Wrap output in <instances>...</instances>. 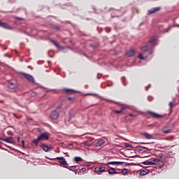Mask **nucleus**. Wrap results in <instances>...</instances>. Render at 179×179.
<instances>
[{
	"mask_svg": "<svg viewBox=\"0 0 179 179\" xmlns=\"http://www.w3.org/2000/svg\"><path fill=\"white\" fill-rule=\"evenodd\" d=\"M157 45V39L152 37L148 45H144L141 48L143 53L139 54L138 57L141 60H144L148 58L149 55L153 53V48Z\"/></svg>",
	"mask_w": 179,
	"mask_h": 179,
	"instance_id": "f257e3e1",
	"label": "nucleus"
},
{
	"mask_svg": "<svg viewBox=\"0 0 179 179\" xmlns=\"http://www.w3.org/2000/svg\"><path fill=\"white\" fill-rule=\"evenodd\" d=\"M20 74L27 79L29 83H34L35 79L34 77H33L31 75L27 73H20Z\"/></svg>",
	"mask_w": 179,
	"mask_h": 179,
	"instance_id": "f03ea898",
	"label": "nucleus"
},
{
	"mask_svg": "<svg viewBox=\"0 0 179 179\" xmlns=\"http://www.w3.org/2000/svg\"><path fill=\"white\" fill-rule=\"evenodd\" d=\"M59 110H53L50 115V118L52 120H57L59 116Z\"/></svg>",
	"mask_w": 179,
	"mask_h": 179,
	"instance_id": "7ed1b4c3",
	"label": "nucleus"
},
{
	"mask_svg": "<svg viewBox=\"0 0 179 179\" xmlns=\"http://www.w3.org/2000/svg\"><path fill=\"white\" fill-rule=\"evenodd\" d=\"M106 167L101 166L99 167H95V169H94V171L96 174L100 175L101 173L106 172Z\"/></svg>",
	"mask_w": 179,
	"mask_h": 179,
	"instance_id": "20e7f679",
	"label": "nucleus"
},
{
	"mask_svg": "<svg viewBox=\"0 0 179 179\" xmlns=\"http://www.w3.org/2000/svg\"><path fill=\"white\" fill-rule=\"evenodd\" d=\"M40 148H42L44 152H50L53 149L52 146H48L46 144H41Z\"/></svg>",
	"mask_w": 179,
	"mask_h": 179,
	"instance_id": "39448f33",
	"label": "nucleus"
},
{
	"mask_svg": "<svg viewBox=\"0 0 179 179\" xmlns=\"http://www.w3.org/2000/svg\"><path fill=\"white\" fill-rule=\"evenodd\" d=\"M38 138L41 141H48L49 139V134L48 132H45L44 134H40Z\"/></svg>",
	"mask_w": 179,
	"mask_h": 179,
	"instance_id": "423d86ee",
	"label": "nucleus"
},
{
	"mask_svg": "<svg viewBox=\"0 0 179 179\" xmlns=\"http://www.w3.org/2000/svg\"><path fill=\"white\" fill-rule=\"evenodd\" d=\"M153 161L155 162V165L159 166V168H162L165 164L164 162L159 158L153 159Z\"/></svg>",
	"mask_w": 179,
	"mask_h": 179,
	"instance_id": "0eeeda50",
	"label": "nucleus"
},
{
	"mask_svg": "<svg viewBox=\"0 0 179 179\" xmlns=\"http://www.w3.org/2000/svg\"><path fill=\"white\" fill-rule=\"evenodd\" d=\"M160 10H161L160 7H155V8H151L150 10H148V15H152L159 11Z\"/></svg>",
	"mask_w": 179,
	"mask_h": 179,
	"instance_id": "6e6552de",
	"label": "nucleus"
},
{
	"mask_svg": "<svg viewBox=\"0 0 179 179\" xmlns=\"http://www.w3.org/2000/svg\"><path fill=\"white\" fill-rule=\"evenodd\" d=\"M8 87L11 90H15L17 88V84L15 83H8Z\"/></svg>",
	"mask_w": 179,
	"mask_h": 179,
	"instance_id": "1a4fd4ad",
	"label": "nucleus"
},
{
	"mask_svg": "<svg viewBox=\"0 0 179 179\" xmlns=\"http://www.w3.org/2000/svg\"><path fill=\"white\" fill-rule=\"evenodd\" d=\"M0 27L6 29H12V27L10 26L2 21H0Z\"/></svg>",
	"mask_w": 179,
	"mask_h": 179,
	"instance_id": "9d476101",
	"label": "nucleus"
},
{
	"mask_svg": "<svg viewBox=\"0 0 179 179\" xmlns=\"http://www.w3.org/2000/svg\"><path fill=\"white\" fill-rule=\"evenodd\" d=\"M124 162H108V165H113V166H122Z\"/></svg>",
	"mask_w": 179,
	"mask_h": 179,
	"instance_id": "9b49d317",
	"label": "nucleus"
},
{
	"mask_svg": "<svg viewBox=\"0 0 179 179\" xmlns=\"http://www.w3.org/2000/svg\"><path fill=\"white\" fill-rule=\"evenodd\" d=\"M148 114H150L151 116L153 117V118H161L162 117V115H159V114H157L154 112H152L150 110H148Z\"/></svg>",
	"mask_w": 179,
	"mask_h": 179,
	"instance_id": "f8f14e48",
	"label": "nucleus"
},
{
	"mask_svg": "<svg viewBox=\"0 0 179 179\" xmlns=\"http://www.w3.org/2000/svg\"><path fill=\"white\" fill-rule=\"evenodd\" d=\"M156 162L155 161H151V160H147L144 162H143V164L146 165V166H155Z\"/></svg>",
	"mask_w": 179,
	"mask_h": 179,
	"instance_id": "ddd939ff",
	"label": "nucleus"
},
{
	"mask_svg": "<svg viewBox=\"0 0 179 179\" xmlns=\"http://www.w3.org/2000/svg\"><path fill=\"white\" fill-rule=\"evenodd\" d=\"M135 55V50L134 49H130L129 50H127L126 53L127 57H133Z\"/></svg>",
	"mask_w": 179,
	"mask_h": 179,
	"instance_id": "4468645a",
	"label": "nucleus"
},
{
	"mask_svg": "<svg viewBox=\"0 0 179 179\" xmlns=\"http://www.w3.org/2000/svg\"><path fill=\"white\" fill-rule=\"evenodd\" d=\"M108 174L110 176H113V175H115V174H119V173L117 171H116L115 169L112 167L108 169Z\"/></svg>",
	"mask_w": 179,
	"mask_h": 179,
	"instance_id": "2eb2a0df",
	"label": "nucleus"
},
{
	"mask_svg": "<svg viewBox=\"0 0 179 179\" xmlns=\"http://www.w3.org/2000/svg\"><path fill=\"white\" fill-rule=\"evenodd\" d=\"M171 131V129L170 127H169V126H165V127H163V129H162V132H163L164 134H169V133H170Z\"/></svg>",
	"mask_w": 179,
	"mask_h": 179,
	"instance_id": "dca6fc26",
	"label": "nucleus"
},
{
	"mask_svg": "<svg viewBox=\"0 0 179 179\" xmlns=\"http://www.w3.org/2000/svg\"><path fill=\"white\" fill-rule=\"evenodd\" d=\"M142 136H144L146 139H153L154 136L152 134H149L148 133H143L141 134Z\"/></svg>",
	"mask_w": 179,
	"mask_h": 179,
	"instance_id": "f3484780",
	"label": "nucleus"
},
{
	"mask_svg": "<svg viewBox=\"0 0 179 179\" xmlns=\"http://www.w3.org/2000/svg\"><path fill=\"white\" fill-rule=\"evenodd\" d=\"M104 144H105V141L101 139V140L98 141L97 143H96V147H100Z\"/></svg>",
	"mask_w": 179,
	"mask_h": 179,
	"instance_id": "a211bd4d",
	"label": "nucleus"
},
{
	"mask_svg": "<svg viewBox=\"0 0 179 179\" xmlns=\"http://www.w3.org/2000/svg\"><path fill=\"white\" fill-rule=\"evenodd\" d=\"M50 42H52L54 45L58 49H63L62 46H60L54 40H50Z\"/></svg>",
	"mask_w": 179,
	"mask_h": 179,
	"instance_id": "6ab92c4d",
	"label": "nucleus"
},
{
	"mask_svg": "<svg viewBox=\"0 0 179 179\" xmlns=\"http://www.w3.org/2000/svg\"><path fill=\"white\" fill-rule=\"evenodd\" d=\"M50 42H52L54 45L58 49H63L62 46H60L54 40H50Z\"/></svg>",
	"mask_w": 179,
	"mask_h": 179,
	"instance_id": "aec40b11",
	"label": "nucleus"
},
{
	"mask_svg": "<svg viewBox=\"0 0 179 179\" xmlns=\"http://www.w3.org/2000/svg\"><path fill=\"white\" fill-rule=\"evenodd\" d=\"M87 95H93V96H97L100 99H101L102 100H105V101H110V102H113V101H110V100H108V99H103L102 96H100L99 94H87Z\"/></svg>",
	"mask_w": 179,
	"mask_h": 179,
	"instance_id": "412c9836",
	"label": "nucleus"
},
{
	"mask_svg": "<svg viewBox=\"0 0 179 179\" xmlns=\"http://www.w3.org/2000/svg\"><path fill=\"white\" fill-rule=\"evenodd\" d=\"M12 138H13L12 137H8V138H1V141H4V142L9 143H13V142L12 141H10V139H12Z\"/></svg>",
	"mask_w": 179,
	"mask_h": 179,
	"instance_id": "4be33fe9",
	"label": "nucleus"
},
{
	"mask_svg": "<svg viewBox=\"0 0 179 179\" xmlns=\"http://www.w3.org/2000/svg\"><path fill=\"white\" fill-rule=\"evenodd\" d=\"M41 140L40 138H37L36 139H34L32 143L37 146L38 144V142H41Z\"/></svg>",
	"mask_w": 179,
	"mask_h": 179,
	"instance_id": "5701e85b",
	"label": "nucleus"
},
{
	"mask_svg": "<svg viewBox=\"0 0 179 179\" xmlns=\"http://www.w3.org/2000/svg\"><path fill=\"white\" fill-rule=\"evenodd\" d=\"M59 163L62 166H67V162L65 160V158L59 161Z\"/></svg>",
	"mask_w": 179,
	"mask_h": 179,
	"instance_id": "b1692460",
	"label": "nucleus"
},
{
	"mask_svg": "<svg viewBox=\"0 0 179 179\" xmlns=\"http://www.w3.org/2000/svg\"><path fill=\"white\" fill-rule=\"evenodd\" d=\"M84 145L85 146H92V143H91V141H86L85 142L83 143Z\"/></svg>",
	"mask_w": 179,
	"mask_h": 179,
	"instance_id": "393cba45",
	"label": "nucleus"
},
{
	"mask_svg": "<svg viewBox=\"0 0 179 179\" xmlns=\"http://www.w3.org/2000/svg\"><path fill=\"white\" fill-rule=\"evenodd\" d=\"M124 110V108H121L120 110H114V113H115V114H120V113H122V111H123Z\"/></svg>",
	"mask_w": 179,
	"mask_h": 179,
	"instance_id": "a878e982",
	"label": "nucleus"
},
{
	"mask_svg": "<svg viewBox=\"0 0 179 179\" xmlns=\"http://www.w3.org/2000/svg\"><path fill=\"white\" fill-rule=\"evenodd\" d=\"M74 161L76 162H82V161H83V160L82 158L80 157H76L74 158Z\"/></svg>",
	"mask_w": 179,
	"mask_h": 179,
	"instance_id": "bb28decb",
	"label": "nucleus"
},
{
	"mask_svg": "<svg viewBox=\"0 0 179 179\" xmlns=\"http://www.w3.org/2000/svg\"><path fill=\"white\" fill-rule=\"evenodd\" d=\"M64 90L66 91V93H73L76 92L73 90H70V89H64Z\"/></svg>",
	"mask_w": 179,
	"mask_h": 179,
	"instance_id": "cd10ccee",
	"label": "nucleus"
},
{
	"mask_svg": "<svg viewBox=\"0 0 179 179\" xmlns=\"http://www.w3.org/2000/svg\"><path fill=\"white\" fill-rule=\"evenodd\" d=\"M122 174H123V176H126L127 173H128V171L127 169H124L122 172H121Z\"/></svg>",
	"mask_w": 179,
	"mask_h": 179,
	"instance_id": "c85d7f7f",
	"label": "nucleus"
},
{
	"mask_svg": "<svg viewBox=\"0 0 179 179\" xmlns=\"http://www.w3.org/2000/svg\"><path fill=\"white\" fill-rule=\"evenodd\" d=\"M141 176H146L148 175V171H145L143 170L141 173H140Z\"/></svg>",
	"mask_w": 179,
	"mask_h": 179,
	"instance_id": "c756f323",
	"label": "nucleus"
},
{
	"mask_svg": "<svg viewBox=\"0 0 179 179\" xmlns=\"http://www.w3.org/2000/svg\"><path fill=\"white\" fill-rule=\"evenodd\" d=\"M61 108H62V105H59L58 106L56 107L55 110L61 112Z\"/></svg>",
	"mask_w": 179,
	"mask_h": 179,
	"instance_id": "7c9ffc66",
	"label": "nucleus"
},
{
	"mask_svg": "<svg viewBox=\"0 0 179 179\" xmlns=\"http://www.w3.org/2000/svg\"><path fill=\"white\" fill-rule=\"evenodd\" d=\"M119 11L116 10L115 11V15H112L113 17H120L121 16V15H118Z\"/></svg>",
	"mask_w": 179,
	"mask_h": 179,
	"instance_id": "2f4dec72",
	"label": "nucleus"
},
{
	"mask_svg": "<svg viewBox=\"0 0 179 179\" xmlns=\"http://www.w3.org/2000/svg\"><path fill=\"white\" fill-rule=\"evenodd\" d=\"M124 146H125V148H132V145H131L129 143H124Z\"/></svg>",
	"mask_w": 179,
	"mask_h": 179,
	"instance_id": "473e14b6",
	"label": "nucleus"
},
{
	"mask_svg": "<svg viewBox=\"0 0 179 179\" xmlns=\"http://www.w3.org/2000/svg\"><path fill=\"white\" fill-rule=\"evenodd\" d=\"M7 134H8L9 136H13V133L12 131H7Z\"/></svg>",
	"mask_w": 179,
	"mask_h": 179,
	"instance_id": "72a5a7b5",
	"label": "nucleus"
},
{
	"mask_svg": "<svg viewBox=\"0 0 179 179\" xmlns=\"http://www.w3.org/2000/svg\"><path fill=\"white\" fill-rule=\"evenodd\" d=\"M64 157H57V158H55V159H57V160H58V161H62V160H64Z\"/></svg>",
	"mask_w": 179,
	"mask_h": 179,
	"instance_id": "f704fd0d",
	"label": "nucleus"
},
{
	"mask_svg": "<svg viewBox=\"0 0 179 179\" xmlns=\"http://www.w3.org/2000/svg\"><path fill=\"white\" fill-rule=\"evenodd\" d=\"M169 107L170 108H173V102H169Z\"/></svg>",
	"mask_w": 179,
	"mask_h": 179,
	"instance_id": "c9c22d12",
	"label": "nucleus"
},
{
	"mask_svg": "<svg viewBox=\"0 0 179 179\" xmlns=\"http://www.w3.org/2000/svg\"><path fill=\"white\" fill-rule=\"evenodd\" d=\"M140 148H143V149H145V150H149V149H148V148H145V147L140 146Z\"/></svg>",
	"mask_w": 179,
	"mask_h": 179,
	"instance_id": "e433bc0d",
	"label": "nucleus"
},
{
	"mask_svg": "<svg viewBox=\"0 0 179 179\" xmlns=\"http://www.w3.org/2000/svg\"><path fill=\"white\" fill-rule=\"evenodd\" d=\"M81 171H82V172H85L86 171V169L85 168H82Z\"/></svg>",
	"mask_w": 179,
	"mask_h": 179,
	"instance_id": "4c0bfd02",
	"label": "nucleus"
},
{
	"mask_svg": "<svg viewBox=\"0 0 179 179\" xmlns=\"http://www.w3.org/2000/svg\"><path fill=\"white\" fill-rule=\"evenodd\" d=\"M66 169L73 171V169L71 167H66Z\"/></svg>",
	"mask_w": 179,
	"mask_h": 179,
	"instance_id": "58836bf2",
	"label": "nucleus"
},
{
	"mask_svg": "<svg viewBox=\"0 0 179 179\" xmlns=\"http://www.w3.org/2000/svg\"><path fill=\"white\" fill-rule=\"evenodd\" d=\"M49 159H50V161H54V160L56 159V158H49Z\"/></svg>",
	"mask_w": 179,
	"mask_h": 179,
	"instance_id": "ea45409f",
	"label": "nucleus"
},
{
	"mask_svg": "<svg viewBox=\"0 0 179 179\" xmlns=\"http://www.w3.org/2000/svg\"><path fill=\"white\" fill-rule=\"evenodd\" d=\"M22 146L24 147V140L22 141Z\"/></svg>",
	"mask_w": 179,
	"mask_h": 179,
	"instance_id": "a19ab883",
	"label": "nucleus"
},
{
	"mask_svg": "<svg viewBox=\"0 0 179 179\" xmlns=\"http://www.w3.org/2000/svg\"><path fill=\"white\" fill-rule=\"evenodd\" d=\"M67 99L69 100V101H71V100H73V98L72 97H69V98H67Z\"/></svg>",
	"mask_w": 179,
	"mask_h": 179,
	"instance_id": "79ce46f5",
	"label": "nucleus"
},
{
	"mask_svg": "<svg viewBox=\"0 0 179 179\" xmlns=\"http://www.w3.org/2000/svg\"><path fill=\"white\" fill-rule=\"evenodd\" d=\"M72 171L74 172L75 174L76 175V173H77V172H76V169H73Z\"/></svg>",
	"mask_w": 179,
	"mask_h": 179,
	"instance_id": "37998d69",
	"label": "nucleus"
},
{
	"mask_svg": "<svg viewBox=\"0 0 179 179\" xmlns=\"http://www.w3.org/2000/svg\"><path fill=\"white\" fill-rule=\"evenodd\" d=\"M135 115L134 114H129V117H134Z\"/></svg>",
	"mask_w": 179,
	"mask_h": 179,
	"instance_id": "c03bdc74",
	"label": "nucleus"
},
{
	"mask_svg": "<svg viewBox=\"0 0 179 179\" xmlns=\"http://www.w3.org/2000/svg\"><path fill=\"white\" fill-rule=\"evenodd\" d=\"M90 46L93 48H95L94 45H90Z\"/></svg>",
	"mask_w": 179,
	"mask_h": 179,
	"instance_id": "a18cd8bd",
	"label": "nucleus"
},
{
	"mask_svg": "<svg viewBox=\"0 0 179 179\" xmlns=\"http://www.w3.org/2000/svg\"><path fill=\"white\" fill-rule=\"evenodd\" d=\"M20 138L17 137V142H20Z\"/></svg>",
	"mask_w": 179,
	"mask_h": 179,
	"instance_id": "49530a36",
	"label": "nucleus"
},
{
	"mask_svg": "<svg viewBox=\"0 0 179 179\" xmlns=\"http://www.w3.org/2000/svg\"><path fill=\"white\" fill-rule=\"evenodd\" d=\"M55 29L58 30L59 27H55Z\"/></svg>",
	"mask_w": 179,
	"mask_h": 179,
	"instance_id": "de8ad7c7",
	"label": "nucleus"
},
{
	"mask_svg": "<svg viewBox=\"0 0 179 179\" xmlns=\"http://www.w3.org/2000/svg\"><path fill=\"white\" fill-rule=\"evenodd\" d=\"M145 90H146V91H148V87H145Z\"/></svg>",
	"mask_w": 179,
	"mask_h": 179,
	"instance_id": "09e8293b",
	"label": "nucleus"
},
{
	"mask_svg": "<svg viewBox=\"0 0 179 179\" xmlns=\"http://www.w3.org/2000/svg\"><path fill=\"white\" fill-rule=\"evenodd\" d=\"M176 27H179V24H176Z\"/></svg>",
	"mask_w": 179,
	"mask_h": 179,
	"instance_id": "8fccbe9b",
	"label": "nucleus"
},
{
	"mask_svg": "<svg viewBox=\"0 0 179 179\" xmlns=\"http://www.w3.org/2000/svg\"><path fill=\"white\" fill-rule=\"evenodd\" d=\"M141 144H149V143H141Z\"/></svg>",
	"mask_w": 179,
	"mask_h": 179,
	"instance_id": "3c124183",
	"label": "nucleus"
},
{
	"mask_svg": "<svg viewBox=\"0 0 179 179\" xmlns=\"http://www.w3.org/2000/svg\"><path fill=\"white\" fill-rule=\"evenodd\" d=\"M142 24H143V22H141V23L140 24V26L142 25Z\"/></svg>",
	"mask_w": 179,
	"mask_h": 179,
	"instance_id": "603ef678",
	"label": "nucleus"
},
{
	"mask_svg": "<svg viewBox=\"0 0 179 179\" xmlns=\"http://www.w3.org/2000/svg\"><path fill=\"white\" fill-rule=\"evenodd\" d=\"M169 30H170V29H169V30H168V31H166V32H168Z\"/></svg>",
	"mask_w": 179,
	"mask_h": 179,
	"instance_id": "864d4df0",
	"label": "nucleus"
},
{
	"mask_svg": "<svg viewBox=\"0 0 179 179\" xmlns=\"http://www.w3.org/2000/svg\"><path fill=\"white\" fill-rule=\"evenodd\" d=\"M50 57H53V56H50Z\"/></svg>",
	"mask_w": 179,
	"mask_h": 179,
	"instance_id": "5fc2aeb1",
	"label": "nucleus"
}]
</instances>
